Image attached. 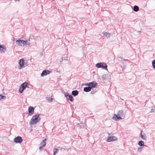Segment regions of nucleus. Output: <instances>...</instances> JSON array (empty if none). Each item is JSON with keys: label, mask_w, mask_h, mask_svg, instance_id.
<instances>
[{"label": "nucleus", "mask_w": 155, "mask_h": 155, "mask_svg": "<svg viewBox=\"0 0 155 155\" xmlns=\"http://www.w3.org/2000/svg\"><path fill=\"white\" fill-rule=\"evenodd\" d=\"M142 149V147H138V151L139 152H140L141 150Z\"/></svg>", "instance_id": "nucleus-28"}, {"label": "nucleus", "mask_w": 155, "mask_h": 155, "mask_svg": "<svg viewBox=\"0 0 155 155\" xmlns=\"http://www.w3.org/2000/svg\"><path fill=\"white\" fill-rule=\"evenodd\" d=\"M6 47L4 45H0V52L5 53L6 51Z\"/></svg>", "instance_id": "nucleus-13"}, {"label": "nucleus", "mask_w": 155, "mask_h": 155, "mask_svg": "<svg viewBox=\"0 0 155 155\" xmlns=\"http://www.w3.org/2000/svg\"><path fill=\"white\" fill-rule=\"evenodd\" d=\"M27 87H28V88H29V87H28V83L26 82H24L20 85L19 89V91L21 93H22L24 90H25Z\"/></svg>", "instance_id": "nucleus-4"}, {"label": "nucleus", "mask_w": 155, "mask_h": 155, "mask_svg": "<svg viewBox=\"0 0 155 155\" xmlns=\"http://www.w3.org/2000/svg\"><path fill=\"white\" fill-rule=\"evenodd\" d=\"M35 108L32 107H29L28 108V114L29 115L33 114L34 112Z\"/></svg>", "instance_id": "nucleus-11"}, {"label": "nucleus", "mask_w": 155, "mask_h": 155, "mask_svg": "<svg viewBox=\"0 0 155 155\" xmlns=\"http://www.w3.org/2000/svg\"><path fill=\"white\" fill-rule=\"evenodd\" d=\"M85 85L88 86L84 87V92H88L91 91V88L96 87L97 86V84L96 82L93 81L90 83H87Z\"/></svg>", "instance_id": "nucleus-1"}, {"label": "nucleus", "mask_w": 155, "mask_h": 155, "mask_svg": "<svg viewBox=\"0 0 155 155\" xmlns=\"http://www.w3.org/2000/svg\"><path fill=\"white\" fill-rule=\"evenodd\" d=\"M33 37V36H31V35H29V39H28V41H30V39L31 38H32V37Z\"/></svg>", "instance_id": "nucleus-31"}, {"label": "nucleus", "mask_w": 155, "mask_h": 155, "mask_svg": "<svg viewBox=\"0 0 155 155\" xmlns=\"http://www.w3.org/2000/svg\"><path fill=\"white\" fill-rule=\"evenodd\" d=\"M25 42H24V46H30L31 45L30 43L29 42H28V41L27 40L24 41Z\"/></svg>", "instance_id": "nucleus-21"}, {"label": "nucleus", "mask_w": 155, "mask_h": 155, "mask_svg": "<svg viewBox=\"0 0 155 155\" xmlns=\"http://www.w3.org/2000/svg\"><path fill=\"white\" fill-rule=\"evenodd\" d=\"M107 78V75L106 74H103L102 77V79L103 81H104Z\"/></svg>", "instance_id": "nucleus-23"}, {"label": "nucleus", "mask_w": 155, "mask_h": 155, "mask_svg": "<svg viewBox=\"0 0 155 155\" xmlns=\"http://www.w3.org/2000/svg\"><path fill=\"white\" fill-rule=\"evenodd\" d=\"M125 61H126V60H127V61H128V59H127V60H124Z\"/></svg>", "instance_id": "nucleus-37"}, {"label": "nucleus", "mask_w": 155, "mask_h": 155, "mask_svg": "<svg viewBox=\"0 0 155 155\" xmlns=\"http://www.w3.org/2000/svg\"><path fill=\"white\" fill-rule=\"evenodd\" d=\"M103 34L104 36H105L107 38H108L110 36V34L109 33H107V32H103Z\"/></svg>", "instance_id": "nucleus-19"}, {"label": "nucleus", "mask_w": 155, "mask_h": 155, "mask_svg": "<svg viewBox=\"0 0 155 155\" xmlns=\"http://www.w3.org/2000/svg\"><path fill=\"white\" fill-rule=\"evenodd\" d=\"M95 66L96 67L99 68H102L103 69L107 70V65L104 63H97Z\"/></svg>", "instance_id": "nucleus-5"}, {"label": "nucleus", "mask_w": 155, "mask_h": 155, "mask_svg": "<svg viewBox=\"0 0 155 155\" xmlns=\"http://www.w3.org/2000/svg\"><path fill=\"white\" fill-rule=\"evenodd\" d=\"M46 99L49 102H52L53 101V98L50 97H46Z\"/></svg>", "instance_id": "nucleus-25"}, {"label": "nucleus", "mask_w": 155, "mask_h": 155, "mask_svg": "<svg viewBox=\"0 0 155 155\" xmlns=\"http://www.w3.org/2000/svg\"><path fill=\"white\" fill-rule=\"evenodd\" d=\"M62 61L63 60H65L67 61L68 60V58L67 57H62L61 58Z\"/></svg>", "instance_id": "nucleus-27"}, {"label": "nucleus", "mask_w": 155, "mask_h": 155, "mask_svg": "<svg viewBox=\"0 0 155 155\" xmlns=\"http://www.w3.org/2000/svg\"><path fill=\"white\" fill-rule=\"evenodd\" d=\"M126 66H124L123 68V69H125L126 68Z\"/></svg>", "instance_id": "nucleus-34"}, {"label": "nucleus", "mask_w": 155, "mask_h": 155, "mask_svg": "<svg viewBox=\"0 0 155 155\" xmlns=\"http://www.w3.org/2000/svg\"><path fill=\"white\" fill-rule=\"evenodd\" d=\"M39 115L36 114L33 116L30 121V124L33 125L37 124L40 120L41 118L39 117Z\"/></svg>", "instance_id": "nucleus-3"}, {"label": "nucleus", "mask_w": 155, "mask_h": 155, "mask_svg": "<svg viewBox=\"0 0 155 155\" xmlns=\"http://www.w3.org/2000/svg\"><path fill=\"white\" fill-rule=\"evenodd\" d=\"M59 150V149H57L56 148L54 149L53 150L54 153H53V155H55L57 153Z\"/></svg>", "instance_id": "nucleus-22"}, {"label": "nucleus", "mask_w": 155, "mask_h": 155, "mask_svg": "<svg viewBox=\"0 0 155 155\" xmlns=\"http://www.w3.org/2000/svg\"><path fill=\"white\" fill-rule=\"evenodd\" d=\"M96 91H97L96 90H95V91H91V93L92 94H94L95 93Z\"/></svg>", "instance_id": "nucleus-29"}, {"label": "nucleus", "mask_w": 155, "mask_h": 155, "mask_svg": "<svg viewBox=\"0 0 155 155\" xmlns=\"http://www.w3.org/2000/svg\"><path fill=\"white\" fill-rule=\"evenodd\" d=\"M46 140V139H45L42 140L40 144V145L42 146V147H45L46 145L45 141Z\"/></svg>", "instance_id": "nucleus-17"}, {"label": "nucleus", "mask_w": 155, "mask_h": 155, "mask_svg": "<svg viewBox=\"0 0 155 155\" xmlns=\"http://www.w3.org/2000/svg\"><path fill=\"white\" fill-rule=\"evenodd\" d=\"M25 61V60L23 59H21L19 61V66L18 67L19 69H21L22 68V67L24 66Z\"/></svg>", "instance_id": "nucleus-9"}, {"label": "nucleus", "mask_w": 155, "mask_h": 155, "mask_svg": "<svg viewBox=\"0 0 155 155\" xmlns=\"http://www.w3.org/2000/svg\"><path fill=\"white\" fill-rule=\"evenodd\" d=\"M59 150H61V151H64L65 150V149L64 148H60V147H59Z\"/></svg>", "instance_id": "nucleus-30"}, {"label": "nucleus", "mask_w": 155, "mask_h": 155, "mask_svg": "<svg viewBox=\"0 0 155 155\" xmlns=\"http://www.w3.org/2000/svg\"><path fill=\"white\" fill-rule=\"evenodd\" d=\"M81 124L80 125L79 124L77 123H74V125L76 126L77 127H79V128H85L86 127V126L85 124L83 122H81Z\"/></svg>", "instance_id": "nucleus-8"}, {"label": "nucleus", "mask_w": 155, "mask_h": 155, "mask_svg": "<svg viewBox=\"0 0 155 155\" xmlns=\"http://www.w3.org/2000/svg\"><path fill=\"white\" fill-rule=\"evenodd\" d=\"M118 58H120V59H122V58L121 57V56H118Z\"/></svg>", "instance_id": "nucleus-33"}, {"label": "nucleus", "mask_w": 155, "mask_h": 155, "mask_svg": "<svg viewBox=\"0 0 155 155\" xmlns=\"http://www.w3.org/2000/svg\"><path fill=\"white\" fill-rule=\"evenodd\" d=\"M24 42H25L24 40L19 39L16 41L15 44L17 45L22 47L24 46Z\"/></svg>", "instance_id": "nucleus-7"}, {"label": "nucleus", "mask_w": 155, "mask_h": 155, "mask_svg": "<svg viewBox=\"0 0 155 155\" xmlns=\"http://www.w3.org/2000/svg\"><path fill=\"white\" fill-rule=\"evenodd\" d=\"M23 141V139L20 136H18L15 137L14 139V141L16 143H22Z\"/></svg>", "instance_id": "nucleus-6"}, {"label": "nucleus", "mask_w": 155, "mask_h": 155, "mask_svg": "<svg viewBox=\"0 0 155 155\" xmlns=\"http://www.w3.org/2000/svg\"><path fill=\"white\" fill-rule=\"evenodd\" d=\"M62 61L61 60V61H60V64H61V63L62 62Z\"/></svg>", "instance_id": "nucleus-36"}, {"label": "nucleus", "mask_w": 155, "mask_h": 155, "mask_svg": "<svg viewBox=\"0 0 155 155\" xmlns=\"http://www.w3.org/2000/svg\"><path fill=\"white\" fill-rule=\"evenodd\" d=\"M65 96L66 98L71 102L74 101V99L73 97L71 95H69L68 93H66Z\"/></svg>", "instance_id": "nucleus-10"}, {"label": "nucleus", "mask_w": 155, "mask_h": 155, "mask_svg": "<svg viewBox=\"0 0 155 155\" xmlns=\"http://www.w3.org/2000/svg\"><path fill=\"white\" fill-rule=\"evenodd\" d=\"M19 0H15V2H17V1H19Z\"/></svg>", "instance_id": "nucleus-35"}, {"label": "nucleus", "mask_w": 155, "mask_h": 155, "mask_svg": "<svg viewBox=\"0 0 155 155\" xmlns=\"http://www.w3.org/2000/svg\"><path fill=\"white\" fill-rule=\"evenodd\" d=\"M125 115L124 112L121 110L118 111L117 114H114L112 118L114 120L122 119H124Z\"/></svg>", "instance_id": "nucleus-2"}, {"label": "nucleus", "mask_w": 155, "mask_h": 155, "mask_svg": "<svg viewBox=\"0 0 155 155\" xmlns=\"http://www.w3.org/2000/svg\"><path fill=\"white\" fill-rule=\"evenodd\" d=\"M143 132V131L142 130L140 132V137L143 139V140H145L146 139V136L145 134H144L143 135L142 134V132Z\"/></svg>", "instance_id": "nucleus-16"}, {"label": "nucleus", "mask_w": 155, "mask_h": 155, "mask_svg": "<svg viewBox=\"0 0 155 155\" xmlns=\"http://www.w3.org/2000/svg\"><path fill=\"white\" fill-rule=\"evenodd\" d=\"M133 9L134 11L137 12L139 10V8L137 6L135 5L134 6Z\"/></svg>", "instance_id": "nucleus-18"}, {"label": "nucleus", "mask_w": 155, "mask_h": 155, "mask_svg": "<svg viewBox=\"0 0 155 155\" xmlns=\"http://www.w3.org/2000/svg\"><path fill=\"white\" fill-rule=\"evenodd\" d=\"M117 140V138L115 136L109 137L108 139L107 140V142H110L116 140Z\"/></svg>", "instance_id": "nucleus-12"}, {"label": "nucleus", "mask_w": 155, "mask_h": 155, "mask_svg": "<svg viewBox=\"0 0 155 155\" xmlns=\"http://www.w3.org/2000/svg\"><path fill=\"white\" fill-rule=\"evenodd\" d=\"M138 144L140 146L143 147L144 146V143L143 141L141 140L139 141Z\"/></svg>", "instance_id": "nucleus-20"}, {"label": "nucleus", "mask_w": 155, "mask_h": 155, "mask_svg": "<svg viewBox=\"0 0 155 155\" xmlns=\"http://www.w3.org/2000/svg\"><path fill=\"white\" fill-rule=\"evenodd\" d=\"M43 147H42V146L41 145V146H40V147H39V149L41 150H42V148Z\"/></svg>", "instance_id": "nucleus-32"}, {"label": "nucleus", "mask_w": 155, "mask_h": 155, "mask_svg": "<svg viewBox=\"0 0 155 155\" xmlns=\"http://www.w3.org/2000/svg\"><path fill=\"white\" fill-rule=\"evenodd\" d=\"M6 98V97L5 96L2 95L0 94V100H2V99H5Z\"/></svg>", "instance_id": "nucleus-24"}, {"label": "nucleus", "mask_w": 155, "mask_h": 155, "mask_svg": "<svg viewBox=\"0 0 155 155\" xmlns=\"http://www.w3.org/2000/svg\"><path fill=\"white\" fill-rule=\"evenodd\" d=\"M152 65L153 68L155 70V60H153L152 61Z\"/></svg>", "instance_id": "nucleus-26"}, {"label": "nucleus", "mask_w": 155, "mask_h": 155, "mask_svg": "<svg viewBox=\"0 0 155 155\" xmlns=\"http://www.w3.org/2000/svg\"><path fill=\"white\" fill-rule=\"evenodd\" d=\"M50 71L48 70H44L43 71L41 74V77H43L45 75H46L47 74H49Z\"/></svg>", "instance_id": "nucleus-14"}, {"label": "nucleus", "mask_w": 155, "mask_h": 155, "mask_svg": "<svg viewBox=\"0 0 155 155\" xmlns=\"http://www.w3.org/2000/svg\"><path fill=\"white\" fill-rule=\"evenodd\" d=\"M78 93V92L77 90L73 91L72 92V94L74 96L77 95Z\"/></svg>", "instance_id": "nucleus-15"}]
</instances>
